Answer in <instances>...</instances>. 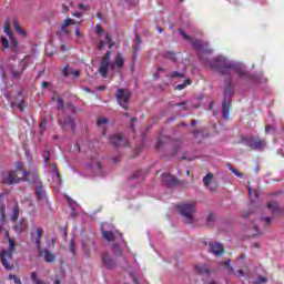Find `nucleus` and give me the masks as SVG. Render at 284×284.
<instances>
[{
  "label": "nucleus",
  "instance_id": "f257e3e1",
  "mask_svg": "<svg viewBox=\"0 0 284 284\" xmlns=\"http://www.w3.org/2000/svg\"><path fill=\"white\" fill-rule=\"evenodd\" d=\"M203 63L206 65V68H212L213 70H216L219 74L222 77H230L233 72H235L240 79H244V77H247V71H245V64L242 62H237L235 64H232L226 58L217 57L213 60H205L202 58Z\"/></svg>",
  "mask_w": 284,
  "mask_h": 284
},
{
  "label": "nucleus",
  "instance_id": "f03ea898",
  "mask_svg": "<svg viewBox=\"0 0 284 284\" xmlns=\"http://www.w3.org/2000/svg\"><path fill=\"white\" fill-rule=\"evenodd\" d=\"M111 54L112 52L106 51L99 67V72L103 79H105L108 74L114 77V72H121V70L123 69V55L118 54L113 61H110Z\"/></svg>",
  "mask_w": 284,
  "mask_h": 284
},
{
  "label": "nucleus",
  "instance_id": "7ed1b4c3",
  "mask_svg": "<svg viewBox=\"0 0 284 284\" xmlns=\"http://www.w3.org/2000/svg\"><path fill=\"white\" fill-rule=\"evenodd\" d=\"M21 181H28V173L23 171L22 166H19L17 170L8 171L2 179L4 185H17L21 183Z\"/></svg>",
  "mask_w": 284,
  "mask_h": 284
},
{
  "label": "nucleus",
  "instance_id": "20e7f679",
  "mask_svg": "<svg viewBox=\"0 0 284 284\" xmlns=\"http://www.w3.org/2000/svg\"><path fill=\"white\" fill-rule=\"evenodd\" d=\"M7 241L9 243V250H3L1 252V263L4 267V270H14V264L12 263L14 250H16V244L12 237L6 232Z\"/></svg>",
  "mask_w": 284,
  "mask_h": 284
},
{
  "label": "nucleus",
  "instance_id": "39448f33",
  "mask_svg": "<svg viewBox=\"0 0 284 284\" xmlns=\"http://www.w3.org/2000/svg\"><path fill=\"white\" fill-rule=\"evenodd\" d=\"M178 212L182 216L184 223L192 224L196 221V217L194 216L196 205H194V203H184L178 205Z\"/></svg>",
  "mask_w": 284,
  "mask_h": 284
},
{
  "label": "nucleus",
  "instance_id": "423d86ee",
  "mask_svg": "<svg viewBox=\"0 0 284 284\" xmlns=\"http://www.w3.org/2000/svg\"><path fill=\"white\" fill-rule=\"evenodd\" d=\"M233 93L232 84L230 83V79H227V84L224 88L225 100L222 103V116L225 120L230 119V97H232Z\"/></svg>",
  "mask_w": 284,
  "mask_h": 284
},
{
  "label": "nucleus",
  "instance_id": "0eeeda50",
  "mask_svg": "<svg viewBox=\"0 0 284 284\" xmlns=\"http://www.w3.org/2000/svg\"><path fill=\"white\" fill-rule=\"evenodd\" d=\"M44 166L47 168L48 172L52 174V179L57 185H62L63 180L61 179V174H59V171L57 170L55 164H50L48 161H50V153H44Z\"/></svg>",
  "mask_w": 284,
  "mask_h": 284
},
{
  "label": "nucleus",
  "instance_id": "6e6552de",
  "mask_svg": "<svg viewBox=\"0 0 284 284\" xmlns=\"http://www.w3.org/2000/svg\"><path fill=\"white\" fill-rule=\"evenodd\" d=\"M242 143L251 148V150H265L267 143L261 138H253V136H244L242 138Z\"/></svg>",
  "mask_w": 284,
  "mask_h": 284
},
{
  "label": "nucleus",
  "instance_id": "1a4fd4ad",
  "mask_svg": "<svg viewBox=\"0 0 284 284\" xmlns=\"http://www.w3.org/2000/svg\"><path fill=\"white\" fill-rule=\"evenodd\" d=\"M116 101L121 108L128 110V103H130V92L125 89H119L115 94Z\"/></svg>",
  "mask_w": 284,
  "mask_h": 284
},
{
  "label": "nucleus",
  "instance_id": "9d476101",
  "mask_svg": "<svg viewBox=\"0 0 284 284\" xmlns=\"http://www.w3.org/2000/svg\"><path fill=\"white\" fill-rule=\"evenodd\" d=\"M59 123L62 125V128H69V130L74 131L77 128V123L74 122V119L72 116H60Z\"/></svg>",
  "mask_w": 284,
  "mask_h": 284
},
{
  "label": "nucleus",
  "instance_id": "9b49d317",
  "mask_svg": "<svg viewBox=\"0 0 284 284\" xmlns=\"http://www.w3.org/2000/svg\"><path fill=\"white\" fill-rule=\"evenodd\" d=\"M38 255L41 256L45 263H54V261H57V256L47 248H41L40 252H38Z\"/></svg>",
  "mask_w": 284,
  "mask_h": 284
},
{
  "label": "nucleus",
  "instance_id": "f8f14e48",
  "mask_svg": "<svg viewBox=\"0 0 284 284\" xmlns=\"http://www.w3.org/2000/svg\"><path fill=\"white\" fill-rule=\"evenodd\" d=\"M210 252H212L214 256H221V254L225 252V248L223 247V244L219 242H212L210 243Z\"/></svg>",
  "mask_w": 284,
  "mask_h": 284
},
{
  "label": "nucleus",
  "instance_id": "ddd939ff",
  "mask_svg": "<svg viewBox=\"0 0 284 284\" xmlns=\"http://www.w3.org/2000/svg\"><path fill=\"white\" fill-rule=\"evenodd\" d=\"M102 263L106 270H114L116 267V262L108 253L102 255Z\"/></svg>",
  "mask_w": 284,
  "mask_h": 284
},
{
  "label": "nucleus",
  "instance_id": "4468645a",
  "mask_svg": "<svg viewBox=\"0 0 284 284\" xmlns=\"http://www.w3.org/2000/svg\"><path fill=\"white\" fill-rule=\"evenodd\" d=\"M212 179H214V175L212 173H207L203 178V183L211 192H216L219 186L216 184L212 185Z\"/></svg>",
  "mask_w": 284,
  "mask_h": 284
},
{
  "label": "nucleus",
  "instance_id": "2eb2a0df",
  "mask_svg": "<svg viewBox=\"0 0 284 284\" xmlns=\"http://www.w3.org/2000/svg\"><path fill=\"white\" fill-rule=\"evenodd\" d=\"M193 48L197 50V52H212V49L207 48V42H203L201 40H194Z\"/></svg>",
  "mask_w": 284,
  "mask_h": 284
},
{
  "label": "nucleus",
  "instance_id": "dca6fc26",
  "mask_svg": "<svg viewBox=\"0 0 284 284\" xmlns=\"http://www.w3.org/2000/svg\"><path fill=\"white\" fill-rule=\"evenodd\" d=\"M162 183H164V185H168V187H172V185H176V178H174V175L170 173H163Z\"/></svg>",
  "mask_w": 284,
  "mask_h": 284
},
{
  "label": "nucleus",
  "instance_id": "f3484780",
  "mask_svg": "<svg viewBox=\"0 0 284 284\" xmlns=\"http://www.w3.org/2000/svg\"><path fill=\"white\" fill-rule=\"evenodd\" d=\"M102 236L106 241H116L119 239H123V235L119 232L112 233L111 231H102Z\"/></svg>",
  "mask_w": 284,
  "mask_h": 284
},
{
  "label": "nucleus",
  "instance_id": "a211bd4d",
  "mask_svg": "<svg viewBox=\"0 0 284 284\" xmlns=\"http://www.w3.org/2000/svg\"><path fill=\"white\" fill-rule=\"evenodd\" d=\"M20 63H21V65H22V70L17 71V69H14V67H12V68L10 69V72H11L13 79H17V78L21 77V74H23V70H26V68H28V58L21 60Z\"/></svg>",
  "mask_w": 284,
  "mask_h": 284
},
{
  "label": "nucleus",
  "instance_id": "6ab92c4d",
  "mask_svg": "<svg viewBox=\"0 0 284 284\" xmlns=\"http://www.w3.org/2000/svg\"><path fill=\"white\" fill-rule=\"evenodd\" d=\"M74 26V20L71 18L64 19L63 23L60 24V30L63 34H70V30H68V27Z\"/></svg>",
  "mask_w": 284,
  "mask_h": 284
},
{
  "label": "nucleus",
  "instance_id": "aec40b11",
  "mask_svg": "<svg viewBox=\"0 0 284 284\" xmlns=\"http://www.w3.org/2000/svg\"><path fill=\"white\" fill-rule=\"evenodd\" d=\"M89 168L92 170V172L94 174H98L99 176H101V174H103V170L101 169V163H99L97 161L89 164Z\"/></svg>",
  "mask_w": 284,
  "mask_h": 284
},
{
  "label": "nucleus",
  "instance_id": "412c9836",
  "mask_svg": "<svg viewBox=\"0 0 284 284\" xmlns=\"http://www.w3.org/2000/svg\"><path fill=\"white\" fill-rule=\"evenodd\" d=\"M36 234H37L38 237L36 239L34 243H36L38 252H40L41 250H43L41 247V236H43V229L38 227L36 230Z\"/></svg>",
  "mask_w": 284,
  "mask_h": 284
},
{
  "label": "nucleus",
  "instance_id": "4be33fe9",
  "mask_svg": "<svg viewBox=\"0 0 284 284\" xmlns=\"http://www.w3.org/2000/svg\"><path fill=\"white\" fill-rule=\"evenodd\" d=\"M6 34L11 39V45H17V39L12 37V30L10 29V24L7 22L3 27Z\"/></svg>",
  "mask_w": 284,
  "mask_h": 284
},
{
  "label": "nucleus",
  "instance_id": "5701e85b",
  "mask_svg": "<svg viewBox=\"0 0 284 284\" xmlns=\"http://www.w3.org/2000/svg\"><path fill=\"white\" fill-rule=\"evenodd\" d=\"M194 270H195V272H197V274H209L210 273V268L206 265L195 264Z\"/></svg>",
  "mask_w": 284,
  "mask_h": 284
},
{
  "label": "nucleus",
  "instance_id": "b1692460",
  "mask_svg": "<svg viewBox=\"0 0 284 284\" xmlns=\"http://www.w3.org/2000/svg\"><path fill=\"white\" fill-rule=\"evenodd\" d=\"M62 74H63V77H70V74L72 75V77H79V70H72V69H70V68H64L63 69V71H62Z\"/></svg>",
  "mask_w": 284,
  "mask_h": 284
},
{
  "label": "nucleus",
  "instance_id": "393cba45",
  "mask_svg": "<svg viewBox=\"0 0 284 284\" xmlns=\"http://www.w3.org/2000/svg\"><path fill=\"white\" fill-rule=\"evenodd\" d=\"M13 30L18 32L21 37H26V30L21 29V26H19V22L17 20H13Z\"/></svg>",
  "mask_w": 284,
  "mask_h": 284
},
{
  "label": "nucleus",
  "instance_id": "a878e982",
  "mask_svg": "<svg viewBox=\"0 0 284 284\" xmlns=\"http://www.w3.org/2000/svg\"><path fill=\"white\" fill-rule=\"evenodd\" d=\"M14 231L18 232V234H21V232H26V224H23V221H19L16 224Z\"/></svg>",
  "mask_w": 284,
  "mask_h": 284
},
{
  "label": "nucleus",
  "instance_id": "bb28decb",
  "mask_svg": "<svg viewBox=\"0 0 284 284\" xmlns=\"http://www.w3.org/2000/svg\"><path fill=\"white\" fill-rule=\"evenodd\" d=\"M52 101H55L58 103V110H63V100H61V97L54 94L52 97Z\"/></svg>",
  "mask_w": 284,
  "mask_h": 284
},
{
  "label": "nucleus",
  "instance_id": "cd10ccee",
  "mask_svg": "<svg viewBox=\"0 0 284 284\" xmlns=\"http://www.w3.org/2000/svg\"><path fill=\"white\" fill-rule=\"evenodd\" d=\"M121 141H122L121 134H115L111 138L112 145H121Z\"/></svg>",
  "mask_w": 284,
  "mask_h": 284
},
{
  "label": "nucleus",
  "instance_id": "c85d7f7f",
  "mask_svg": "<svg viewBox=\"0 0 284 284\" xmlns=\"http://www.w3.org/2000/svg\"><path fill=\"white\" fill-rule=\"evenodd\" d=\"M171 79H185L184 72L173 71L170 74Z\"/></svg>",
  "mask_w": 284,
  "mask_h": 284
},
{
  "label": "nucleus",
  "instance_id": "c756f323",
  "mask_svg": "<svg viewBox=\"0 0 284 284\" xmlns=\"http://www.w3.org/2000/svg\"><path fill=\"white\" fill-rule=\"evenodd\" d=\"M0 223H6V206L0 204Z\"/></svg>",
  "mask_w": 284,
  "mask_h": 284
},
{
  "label": "nucleus",
  "instance_id": "7c9ffc66",
  "mask_svg": "<svg viewBox=\"0 0 284 284\" xmlns=\"http://www.w3.org/2000/svg\"><path fill=\"white\" fill-rule=\"evenodd\" d=\"M36 194L38 196L39 200L43 199L44 196V191H43V186L39 185L36 187Z\"/></svg>",
  "mask_w": 284,
  "mask_h": 284
},
{
  "label": "nucleus",
  "instance_id": "2f4dec72",
  "mask_svg": "<svg viewBox=\"0 0 284 284\" xmlns=\"http://www.w3.org/2000/svg\"><path fill=\"white\" fill-rule=\"evenodd\" d=\"M191 84H192V81H190V79H186V80H184V83L179 84L176 87V90H184V88H187V85H191Z\"/></svg>",
  "mask_w": 284,
  "mask_h": 284
},
{
  "label": "nucleus",
  "instance_id": "473e14b6",
  "mask_svg": "<svg viewBox=\"0 0 284 284\" xmlns=\"http://www.w3.org/2000/svg\"><path fill=\"white\" fill-rule=\"evenodd\" d=\"M108 123H110V120H108V118H100V119H98L99 128H101L103 125H108Z\"/></svg>",
  "mask_w": 284,
  "mask_h": 284
},
{
  "label": "nucleus",
  "instance_id": "72a5a7b5",
  "mask_svg": "<svg viewBox=\"0 0 284 284\" xmlns=\"http://www.w3.org/2000/svg\"><path fill=\"white\" fill-rule=\"evenodd\" d=\"M9 281H13L14 284H21V278L17 277L14 274L9 275Z\"/></svg>",
  "mask_w": 284,
  "mask_h": 284
},
{
  "label": "nucleus",
  "instance_id": "f704fd0d",
  "mask_svg": "<svg viewBox=\"0 0 284 284\" xmlns=\"http://www.w3.org/2000/svg\"><path fill=\"white\" fill-rule=\"evenodd\" d=\"M17 219H19V209L13 207L11 221H16Z\"/></svg>",
  "mask_w": 284,
  "mask_h": 284
},
{
  "label": "nucleus",
  "instance_id": "c9c22d12",
  "mask_svg": "<svg viewBox=\"0 0 284 284\" xmlns=\"http://www.w3.org/2000/svg\"><path fill=\"white\" fill-rule=\"evenodd\" d=\"M2 48L6 50L10 48V42L6 38H1Z\"/></svg>",
  "mask_w": 284,
  "mask_h": 284
},
{
  "label": "nucleus",
  "instance_id": "e433bc0d",
  "mask_svg": "<svg viewBox=\"0 0 284 284\" xmlns=\"http://www.w3.org/2000/svg\"><path fill=\"white\" fill-rule=\"evenodd\" d=\"M106 42L109 43V48H114L115 43L112 41V38H110V34H105Z\"/></svg>",
  "mask_w": 284,
  "mask_h": 284
},
{
  "label": "nucleus",
  "instance_id": "4c0bfd02",
  "mask_svg": "<svg viewBox=\"0 0 284 284\" xmlns=\"http://www.w3.org/2000/svg\"><path fill=\"white\" fill-rule=\"evenodd\" d=\"M31 281H32L34 284H37L39 281H41V280H39V276L37 275V272H32V273H31Z\"/></svg>",
  "mask_w": 284,
  "mask_h": 284
},
{
  "label": "nucleus",
  "instance_id": "58836bf2",
  "mask_svg": "<svg viewBox=\"0 0 284 284\" xmlns=\"http://www.w3.org/2000/svg\"><path fill=\"white\" fill-rule=\"evenodd\" d=\"M267 207L270 209V210H278V203H276V202H271V203H268L267 204Z\"/></svg>",
  "mask_w": 284,
  "mask_h": 284
},
{
  "label": "nucleus",
  "instance_id": "ea45409f",
  "mask_svg": "<svg viewBox=\"0 0 284 284\" xmlns=\"http://www.w3.org/2000/svg\"><path fill=\"white\" fill-rule=\"evenodd\" d=\"M230 170L235 174V176H239V179H243V173L239 172L234 168L230 166Z\"/></svg>",
  "mask_w": 284,
  "mask_h": 284
},
{
  "label": "nucleus",
  "instance_id": "a19ab883",
  "mask_svg": "<svg viewBox=\"0 0 284 284\" xmlns=\"http://www.w3.org/2000/svg\"><path fill=\"white\" fill-rule=\"evenodd\" d=\"M193 135L195 136V139H200V136H204L203 131L201 130L193 131Z\"/></svg>",
  "mask_w": 284,
  "mask_h": 284
},
{
  "label": "nucleus",
  "instance_id": "79ce46f5",
  "mask_svg": "<svg viewBox=\"0 0 284 284\" xmlns=\"http://www.w3.org/2000/svg\"><path fill=\"white\" fill-rule=\"evenodd\" d=\"M75 37L78 39H83V32H81V30L79 28L75 29Z\"/></svg>",
  "mask_w": 284,
  "mask_h": 284
},
{
  "label": "nucleus",
  "instance_id": "37998d69",
  "mask_svg": "<svg viewBox=\"0 0 284 284\" xmlns=\"http://www.w3.org/2000/svg\"><path fill=\"white\" fill-rule=\"evenodd\" d=\"M70 251L72 252V254H74L77 252L74 248V240L73 239L70 240Z\"/></svg>",
  "mask_w": 284,
  "mask_h": 284
},
{
  "label": "nucleus",
  "instance_id": "c03bdc74",
  "mask_svg": "<svg viewBox=\"0 0 284 284\" xmlns=\"http://www.w3.org/2000/svg\"><path fill=\"white\" fill-rule=\"evenodd\" d=\"M180 34L185 39L186 41H190V36L185 34V31L180 30Z\"/></svg>",
  "mask_w": 284,
  "mask_h": 284
},
{
  "label": "nucleus",
  "instance_id": "a18cd8bd",
  "mask_svg": "<svg viewBox=\"0 0 284 284\" xmlns=\"http://www.w3.org/2000/svg\"><path fill=\"white\" fill-rule=\"evenodd\" d=\"M65 112H72V114H74V105L70 104L68 108H65Z\"/></svg>",
  "mask_w": 284,
  "mask_h": 284
},
{
  "label": "nucleus",
  "instance_id": "49530a36",
  "mask_svg": "<svg viewBox=\"0 0 284 284\" xmlns=\"http://www.w3.org/2000/svg\"><path fill=\"white\" fill-rule=\"evenodd\" d=\"M267 278L265 277H260L258 281L255 282V284H261V283H266Z\"/></svg>",
  "mask_w": 284,
  "mask_h": 284
},
{
  "label": "nucleus",
  "instance_id": "de8ad7c7",
  "mask_svg": "<svg viewBox=\"0 0 284 284\" xmlns=\"http://www.w3.org/2000/svg\"><path fill=\"white\" fill-rule=\"evenodd\" d=\"M263 221L265 225H270L272 223V217H264Z\"/></svg>",
  "mask_w": 284,
  "mask_h": 284
},
{
  "label": "nucleus",
  "instance_id": "09e8293b",
  "mask_svg": "<svg viewBox=\"0 0 284 284\" xmlns=\"http://www.w3.org/2000/svg\"><path fill=\"white\" fill-rule=\"evenodd\" d=\"M273 130H274V126H271V125H267V126L265 128L266 134H270V132H273Z\"/></svg>",
  "mask_w": 284,
  "mask_h": 284
},
{
  "label": "nucleus",
  "instance_id": "8fccbe9b",
  "mask_svg": "<svg viewBox=\"0 0 284 284\" xmlns=\"http://www.w3.org/2000/svg\"><path fill=\"white\" fill-rule=\"evenodd\" d=\"M103 48H105V42L100 41V43H99V45H98V49H99V50H103Z\"/></svg>",
  "mask_w": 284,
  "mask_h": 284
},
{
  "label": "nucleus",
  "instance_id": "3c124183",
  "mask_svg": "<svg viewBox=\"0 0 284 284\" xmlns=\"http://www.w3.org/2000/svg\"><path fill=\"white\" fill-rule=\"evenodd\" d=\"M248 196H254V189L248 186Z\"/></svg>",
  "mask_w": 284,
  "mask_h": 284
},
{
  "label": "nucleus",
  "instance_id": "603ef678",
  "mask_svg": "<svg viewBox=\"0 0 284 284\" xmlns=\"http://www.w3.org/2000/svg\"><path fill=\"white\" fill-rule=\"evenodd\" d=\"M223 267H227L230 270V260H227L226 262H224L223 264Z\"/></svg>",
  "mask_w": 284,
  "mask_h": 284
},
{
  "label": "nucleus",
  "instance_id": "864d4df0",
  "mask_svg": "<svg viewBox=\"0 0 284 284\" xmlns=\"http://www.w3.org/2000/svg\"><path fill=\"white\" fill-rule=\"evenodd\" d=\"M209 223L211 222V221H214V214H210L209 216H207V220H206Z\"/></svg>",
  "mask_w": 284,
  "mask_h": 284
},
{
  "label": "nucleus",
  "instance_id": "5fc2aeb1",
  "mask_svg": "<svg viewBox=\"0 0 284 284\" xmlns=\"http://www.w3.org/2000/svg\"><path fill=\"white\" fill-rule=\"evenodd\" d=\"M24 203H26L29 207H32V200H27V201H24Z\"/></svg>",
  "mask_w": 284,
  "mask_h": 284
},
{
  "label": "nucleus",
  "instance_id": "6e6d98bb",
  "mask_svg": "<svg viewBox=\"0 0 284 284\" xmlns=\"http://www.w3.org/2000/svg\"><path fill=\"white\" fill-rule=\"evenodd\" d=\"M113 251L116 252V254H121V247H119V246H115V247L113 248Z\"/></svg>",
  "mask_w": 284,
  "mask_h": 284
},
{
  "label": "nucleus",
  "instance_id": "4d7b16f0",
  "mask_svg": "<svg viewBox=\"0 0 284 284\" xmlns=\"http://www.w3.org/2000/svg\"><path fill=\"white\" fill-rule=\"evenodd\" d=\"M95 30H97L98 34H101V27L99 24L95 26Z\"/></svg>",
  "mask_w": 284,
  "mask_h": 284
},
{
  "label": "nucleus",
  "instance_id": "13d9d810",
  "mask_svg": "<svg viewBox=\"0 0 284 284\" xmlns=\"http://www.w3.org/2000/svg\"><path fill=\"white\" fill-rule=\"evenodd\" d=\"M78 8H79L80 10H85V6H84L83 3L78 4Z\"/></svg>",
  "mask_w": 284,
  "mask_h": 284
},
{
  "label": "nucleus",
  "instance_id": "bf43d9fd",
  "mask_svg": "<svg viewBox=\"0 0 284 284\" xmlns=\"http://www.w3.org/2000/svg\"><path fill=\"white\" fill-rule=\"evenodd\" d=\"M73 17H77L78 19L81 18V12H74Z\"/></svg>",
  "mask_w": 284,
  "mask_h": 284
},
{
  "label": "nucleus",
  "instance_id": "052dcab7",
  "mask_svg": "<svg viewBox=\"0 0 284 284\" xmlns=\"http://www.w3.org/2000/svg\"><path fill=\"white\" fill-rule=\"evenodd\" d=\"M133 283H135V284H141V282H140L139 278H136V277H133Z\"/></svg>",
  "mask_w": 284,
  "mask_h": 284
},
{
  "label": "nucleus",
  "instance_id": "680f3d73",
  "mask_svg": "<svg viewBox=\"0 0 284 284\" xmlns=\"http://www.w3.org/2000/svg\"><path fill=\"white\" fill-rule=\"evenodd\" d=\"M62 8H63V12H68V10H70V9L68 8V6H65V4H63Z\"/></svg>",
  "mask_w": 284,
  "mask_h": 284
},
{
  "label": "nucleus",
  "instance_id": "e2e57ef3",
  "mask_svg": "<svg viewBox=\"0 0 284 284\" xmlns=\"http://www.w3.org/2000/svg\"><path fill=\"white\" fill-rule=\"evenodd\" d=\"M48 85H50V83H48V82H42V88H48Z\"/></svg>",
  "mask_w": 284,
  "mask_h": 284
},
{
  "label": "nucleus",
  "instance_id": "0e129e2a",
  "mask_svg": "<svg viewBox=\"0 0 284 284\" xmlns=\"http://www.w3.org/2000/svg\"><path fill=\"white\" fill-rule=\"evenodd\" d=\"M36 284H45V282H43L42 280H40L39 282H36Z\"/></svg>",
  "mask_w": 284,
  "mask_h": 284
},
{
  "label": "nucleus",
  "instance_id": "69168bd1",
  "mask_svg": "<svg viewBox=\"0 0 284 284\" xmlns=\"http://www.w3.org/2000/svg\"><path fill=\"white\" fill-rule=\"evenodd\" d=\"M97 90H105V87H98Z\"/></svg>",
  "mask_w": 284,
  "mask_h": 284
},
{
  "label": "nucleus",
  "instance_id": "338daca9",
  "mask_svg": "<svg viewBox=\"0 0 284 284\" xmlns=\"http://www.w3.org/2000/svg\"><path fill=\"white\" fill-rule=\"evenodd\" d=\"M53 284H61V281L55 280Z\"/></svg>",
  "mask_w": 284,
  "mask_h": 284
},
{
  "label": "nucleus",
  "instance_id": "774afa93",
  "mask_svg": "<svg viewBox=\"0 0 284 284\" xmlns=\"http://www.w3.org/2000/svg\"><path fill=\"white\" fill-rule=\"evenodd\" d=\"M209 284H216V282H214V281H211V282H209Z\"/></svg>",
  "mask_w": 284,
  "mask_h": 284
}]
</instances>
